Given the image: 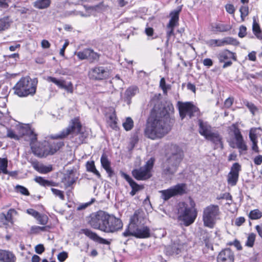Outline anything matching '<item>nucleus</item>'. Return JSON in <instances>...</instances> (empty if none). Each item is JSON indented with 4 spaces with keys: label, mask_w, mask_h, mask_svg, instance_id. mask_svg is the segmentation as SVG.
<instances>
[{
    "label": "nucleus",
    "mask_w": 262,
    "mask_h": 262,
    "mask_svg": "<svg viewBox=\"0 0 262 262\" xmlns=\"http://www.w3.org/2000/svg\"><path fill=\"white\" fill-rule=\"evenodd\" d=\"M171 118L166 107L157 111L154 108L144 130V136L151 140L163 138L171 129Z\"/></svg>",
    "instance_id": "obj_1"
},
{
    "label": "nucleus",
    "mask_w": 262,
    "mask_h": 262,
    "mask_svg": "<svg viewBox=\"0 0 262 262\" xmlns=\"http://www.w3.org/2000/svg\"><path fill=\"white\" fill-rule=\"evenodd\" d=\"M183 150L176 145H171L170 153L166 156V159L162 165V174L163 177L171 178L178 171L184 158Z\"/></svg>",
    "instance_id": "obj_2"
},
{
    "label": "nucleus",
    "mask_w": 262,
    "mask_h": 262,
    "mask_svg": "<svg viewBox=\"0 0 262 262\" xmlns=\"http://www.w3.org/2000/svg\"><path fill=\"white\" fill-rule=\"evenodd\" d=\"M195 203L191 197L185 202H180L178 205V219L185 226L192 224L197 216Z\"/></svg>",
    "instance_id": "obj_3"
},
{
    "label": "nucleus",
    "mask_w": 262,
    "mask_h": 262,
    "mask_svg": "<svg viewBox=\"0 0 262 262\" xmlns=\"http://www.w3.org/2000/svg\"><path fill=\"white\" fill-rule=\"evenodd\" d=\"M38 80L29 76L21 77L13 88L14 94L19 97L34 96L36 92Z\"/></svg>",
    "instance_id": "obj_4"
},
{
    "label": "nucleus",
    "mask_w": 262,
    "mask_h": 262,
    "mask_svg": "<svg viewBox=\"0 0 262 262\" xmlns=\"http://www.w3.org/2000/svg\"><path fill=\"white\" fill-rule=\"evenodd\" d=\"M198 131L201 136L213 143L216 147L219 145L221 148H223L222 138L218 131H212L211 126L207 122L201 119L198 120Z\"/></svg>",
    "instance_id": "obj_5"
},
{
    "label": "nucleus",
    "mask_w": 262,
    "mask_h": 262,
    "mask_svg": "<svg viewBox=\"0 0 262 262\" xmlns=\"http://www.w3.org/2000/svg\"><path fill=\"white\" fill-rule=\"evenodd\" d=\"M123 225L120 219L105 212L100 231L107 233H114L122 230Z\"/></svg>",
    "instance_id": "obj_6"
},
{
    "label": "nucleus",
    "mask_w": 262,
    "mask_h": 262,
    "mask_svg": "<svg viewBox=\"0 0 262 262\" xmlns=\"http://www.w3.org/2000/svg\"><path fill=\"white\" fill-rule=\"evenodd\" d=\"M23 135L27 136L30 140V145L32 152L39 158L45 157V150H42V142L36 143L37 141V134L35 133L33 129L29 126L25 127L24 129Z\"/></svg>",
    "instance_id": "obj_7"
},
{
    "label": "nucleus",
    "mask_w": 262,
    "mask_h": 262,
    "mask_svg": "<svg viewBox=\"0 0 262 262\" xmlns=\"http://www.w3.org/2000/svg\"><path fill=\"white\" fill-rule=\"evenodd\" d=\"M155 161V158H150L146 161L144 166L132 170V174L133 176L138 181H145L150 179L152 177L151 171Z\"/></svg>",
    "instance_id": "obj_8"
},
{
    "label": "nucleus",
    "mask_w": 262,
    "mask_h": 262,
    "mask_svg": "<svg viewBox=\"0 0 262 262\" xmlns=\"http://www.w3.org/2000/svg\"><path fill=\"white\" fill-rule=\"evenodd\" d=\"M82 125L78 118L72 119L69 125L63 129L60 133L55 135H52L51 138L53 139H64L70 135H78L80 133Z\"/></svg>",
    "instance_id": "obj_9"
},
{
    "label": "nucleus",
    "mask_w": 262,
    "mask_h": 262,
    "mask_svg": "<svg viewBox=\"0 0 262 262\" xmlns=\"http://www.w3.org/2000/svg\"><path fill=\"white\" fill-rule=\"evenodd\" d=\"M219 214V207L217 205H210L206 207L203 211V220L204 226L212 228L215 224V220Z\"/></svg>",
    "instance_id": "obj_10"
},
{
    "label": "nucleus",
    "mask_w": 262,
    "mask_h": 262,
    "mask_svg": "<svg viewBox=\"0 0 262 262\" xmlns=\"http://www.w3.org/2000/svg\"><path fill=\"white\" fill-rule=\"evenodd\" d=\"M186 184L179 183L168 189L160 190L159 193L161 194V198L166 201L173 196L182 195L186 193Z\"/></svg>",
    "instance_id": "obj_11"
},
{
    "label": "nucleus",
    "mask_w": 262,
    "mask_h": 262,
    "mask_svg": "<svg viewBox=\"0 0 262 262\" xmlns=\"http://www.w3.org/2000/svg\"><path fill=\"white\" fill-rule=\"evenodd\" d=\"M178 105L180 116L182 120L186 115H188L190 118H191L193 117L198 116L199 114V108L191 102H182L179 101Z\"/></svg>",
    "instance_id": "obj_12"
},
{
    "label": "nucleus",
    "mask_w": 262,
    "mask_h": 262,
    "mask_svg": "<svg viewBox=\"0 0 262 262\" xmlns=\"http://www.w3.org/2000/svg\"><path fill=\"white\" fill-rule=\"evenodd\" d=\"M122 235L126 237L133 236L139 238H146L150 236V230L146 226H137L132 229H126Z\"/></svg>",
    "instance_id": "obj_13"
},
{
    "label": "nucleus",
    "mask_w": 262,
    "mask_h": 262,
    "mask_svg": "<svg viewBox=\"0 0 262 262\" xmlns=\"http://www.w3.org/2000/svg\"><path fill=\"white\" fill-rule=\"evenodd\" d=\"M110 72L106 68L102 66H96L90 70L88 73L89 77L94 80H102L108 78Z\"/></svg>",
    "instance_id": "obj_14"
},
{
    "label": "nucleus",
    "mask_w": 262,
    "mask_h": 262,
    "mask_svg": "<svg viewBox=\"0 0 262 262\" xmlns=\"http://www.w3.org/2000/svg\"><path fill=\"white\" fill-rule=\"evenodd\" d=\"M105 214V211L102 210L92 213L86 217L87 223L92 228L101 230Z\"/></svg>",
    "instance_id": "obj_15"
},
{
    "label": "nucleus",
    "mask_w": 262,
    "mask_h": 262,
    "mask_svg": "<svg viewBox=\"0 0 262 262\" xmlns=\"http://www.w3.org/2000/svg\"><path fill=\"white\" fill-rule=\"evenodd\" d=\"M147 219L145 212L141 209H138L130 217L127 229H132L133 227L144 225Z\"/></svg>",
    "instance_id": "obj_16"
},
{
    "label": "nucleus",
    "mask_w": 262,
    "mask_h": 262,
    "mask_svg": "<svg viewBox=\"0 0 262 262\" xmlns=\"http://www.w3.org/2000/svg\"><path fill=\"white\" fill-rule=\"evenodd\" d=\"M234 253L230 248L222 250L217 256V262H234Z\"/></svg>",
    "instance_id": "obj_17"
},
{
    "label": "nucleus",
    "mask_w": 262,
    "mask_h": 262,
    "mask_svg": "<svg viewBox=\"0 0 262 262\" xmlns=\"http://www.w3.org/2000/svg\"><path fill=\"white\" fill-rule=\"evenodd\" d=\"M233 133L236 141V147L239 149V152H241L242 151L247 150L248 146L244 140L243 137L239 129L238 128H235Z\"/></svg>",
    "instance_id": "obj_18"
},
{
    "label": "nucleus",
    "mask_w": 262,
    "mask_h": 262,
    "mask_svg": "<svg viewBox=\"0 0 262 262\" xmlns=\"http://www.w3.org/2000/svg\"><path fill=\"white\" fill-rule=\"evenodd\" d=\"M83 234H84L91 239L99 244L109 245L111 242L106 239L103 238L97 235L95 232L88 229H83Z\"/></svg>",
    "instance_id": "obj_19"
},
{
    "label": "nucleus",
    "mask_w": 262,
    "mask_h": 262,
    "mask_svg": "<svg viewBox=\"0 0 262 262\" xmlns=\"http://www.w3.org/2000/svg\"><path fill=\"white\" fill-rule=\"evenodd\" d=\"M123 176L132 188V191L129 193L132 196L135 195L137 192L144 188L143 185L138 184L129 175L123 173Z\"/></svg>",
    "instance_id": "obj_20"
},
{
    "label": "nucleus",
    "mask_w": 262,
    "mask_h": 262,
    "mask_svg": "<svg viewBox=\"0 0 262 262\" xmlns=\"http://www.w3.org/2000/svg\"><path fill=\"white\" fill-rule=\"evenodd\" d=\"M77 178L76 171L75 170H68L66 173L64 174L62 182L64 183L66 187H70L75 182Z\"/></svg>",
    "instance_id": "obj_21"
},
{
    "label": "nucleus",
    "mask_w": 262,
    "mask_h": 262,
    "mask_svg": "<svg viewBox=\"0 0 262 262\" xmlns=\"http://www.w3.org/2000/svg\"><path fill=\"white\" fill-rule=\"evenodd\" d=\"M47 80L48 82H53L60 89H64L68 92H72V86L71 82L68 84H67L66 82L64 80L57 79V78L51 76L48 77Z\"/></svg>",
    "instance_id": "obj_22"
},
{
    "label": "nucleus",
    "mask_w": 262,
    "mask_h": 262,
    "mask_svg": "<svg viewBox=\"0 0 262 262\" xmlns=\"http://www.w3.org/2000/svg\"><path fill=\"white\" fill-rule=\"evenodd\" d=\"M13 253L9 250L0 249V262H16Z\"/></svg>",
    "instance_id": "obj_23"
},
{
    "label": "nucleus",
    "mask_w": 262,
    "mask_h": 262,
    "mask_svg": "<svg viewBox=\"0 0 262 262\" xmlns=\"http://www.w3.org/2000/svg\"><path fill=\"white\" fill-rule=\"evenodd\" d=\"M182 10V6H179L177 9L170 13V19L167 25V27H174L176 26L179 19V14Z\"/></svg>",
    "instance_id": "obj_24"
},
{
    "label": "nucleus",
    "mask_w": 262,
    "mask_h": 262,
    "mask_svg": "<svg viewBox=\"0 0 262 262\" xmlns=\"http://www.w3.org/2000/svg\"><path fill=\"white\" fill-rule=\"evenodd\" d=\"M217 58L220 62H223L230 59L234 61L237 60L235 53L228 50H225L220 52L217 55Z\"/></svg>",
    "instance_id": "obj_25"
},
{
    "label": "nucleus",
    "mask_w": 262,
    "mask_h": 262,
    "mask_svg": "<svg viewBox=\"0 0 262 262\" xmlns=\"http://www.w3.org/2000/svg\"><path fill=\"white\" fill-rule=\"evenodd\" d=\"M31 164L34 169L40 173L47 174L53 170L52 165L47 166L42 164H39L37 161H33Z\"/></svg>",
    "instance_id": "obj_26"
},
{
    "label": "nucleus",
    "mask_w": 262,
    "mask_h": 262,
    "mask_svg": "<svg viewBox=\"0 0 262 262\" xmlns=\"http://www.w3.org/2000/svg\"><path fill=\"white\" fill-rule=\"evenodd\" d=\"M100 162L102 167L106 170L110 177H112L114 174V171L111 167V162L107 158V156L103 153L100 159Z\"/></svg>",
    "instance_id": "obj_27"
},
{
    "label": "nucleus",
    "mask_w": 262,
    "mask_h": 262,
    "mask_svg": "<svg viewBox=\"0 0 262 262\" xmlns=\"http://www.w3.org/2000/svg\"><path fill=\"white\" fill-rule=\"evenodd\" d=\"M99 58V55L90 49H85L83 51V59H86L90 62H93Z\"/></svg>",
    "instance_id": "obj_28"
},
{
    "label": "nucleus",
    "mask_w": 262,
    "mask_h": 262,
    "mask_svg": "<svg viewBox=\"0 0 262 262\" xmlns=\"http://www.w3.org/2000/svg\"><path fill=\"white\" fill-rule=\"evenodd\" d=\"M83 6L88 13L85 14V16H89L91 14L95 15L96 12H100L104 9V5L102 3L93 6H88L87 5H84Z\"/></svg>",
    "instance_id": "obj_29"
},
{
    "label": "nucleus",
    "mask_w": 262,
    "mask_h": 262,
    "mask_svg": "<svg viewBox=\"0 0 262 262\" xmlns=\"http://www.w3.org/2000/svg\"><path fill=\"white\" fill-rule=\"evenodd\" d=\"M257 16L253 17L252 31L256 37L259 40L262 39V32L258 23L256 21Z\"/></svg>",
    "instance_id": "obj_30"
},
{
    "label": "nucleus",
    "mask_w": 262,
    "mask_h": 262,
    "mask_svg": "<svg viewBox=\"0 0 262 262\" xmlns=\"http://www.w3.org/2000/svg\"><path fill=\"white\" fill-rule=\"evenodd\" d=\"M17 214V212L14 209H10L6 214L2 212L0 214V219L3 222L4 220L7 223L12 222V216Z\"/></svg>",
    "instance_id": "obj_31"
},
{
    "label": "nucleus",
    "mask_w": 262,
    "mask_h": 262,
    "mask_svg": "<svg viewBox=\"0 0 262 262\" xmlns=\"http://www.w3.org/2000/svg\"><path fill=\"white\" fill-rule=\"evenodd\" d=\"M63 141L49 142L50 155H52L64 145Z\"/></svg>",
    "instance_id": "obj_32"
},
{
    "label": "nucleus",
    "mask_w": 262,
    "mask_h": 262,
    "mask_svg": "<svg viewBox=\"0 0 262 262\" xmlns=\"http://www.w3.org/2000/svg\"><path fill=\"white\" fill-rule=\"evenodd\" d=\"M51 3V0H36L33 3V6L38 9H45L48 8Z\"/></svg>",
    "instance_id": "obj_33"
},
{
    "label": "nucleus",
    "mask_w": 262,
    "mask_h": 262,
    "mask_svg": "<svg viewBox=\"0 0 262 262\" xmlns=\"http://www.w3.org/2000/svg\"><path fill=\"white\" fill-rule=\"evenodd\" d=\"M211 28L213 31L223 32L230 30L231 27L226 24L216 23L211 26Z\"/></svg>",
    "instance_id": "obj_34"
},
{
    "label": "nucleus",
    "mask_w": 262,
    "mask_h": 262,
    "mask_svg": "<svg viewBox=\"0 0 262 262\" xmlns=\"http://www.w3.org/2000/svg\"><path fill=\"white\" fill-rule=\"evenodd\" d=\"M35 181L38 183L42 186L46 187V186H56L57 183L52 181H49L41 177H36L34 179Z\"/></svg>",
    "instance_id": "obj_35"
},
{
    "label": "nucleus",
    "mask_w": 262,
    "mask_h": 262,
    "mask_svg": "<svg viewBox=\"0 0 262 262\" xmlns=\"http://www.w3.org/2000/svg\"><path fill=\"white\" fill-rule=\"evenodd\" d=\"M12 21L8 16H4L0 18V31L8 29Z\"/></svg>",
    "instance_id": "obj_36"
},
{
    "label": "nucleus",
    "mask_w": 262,
    "mask_h": 262,
    "mask_svg": "<svg viewBox=\"0 0 262 262\" xmlns=\"http://www.w3.org/2000/svg\"><path fill=\"white\" fill-rule=\"evenodd\" d=\"M8 160L6 158H0V174L3 172L4 174H9L12 176V172H9L7 170Z\"/></svg>",
    "instance_id": "obj_37"
},
{
    "label": "nucleus",
    "mask_w": 262,
    "mask_h": 262,
    "mask_svg": "<svg viewBox=\"0 0 262 262\" xmlns=\"http://www.w3.org/2000/svg\"><path fill=\"white\" fill-rule=\"evenodd\" d=\"M238 174H235L229 172L227 177V182L228 184L232 186L236 185L238 179Z\"/></svg>",
    "instance_id": "obj_38"
},
{
    "label": "nucleus",
    "mask_w": 262,
    "mask_h": 262,
    "mask_svg": "<svg viewBox=\"0 0 262 262\" xmlns=\"http://www.w3.org/2000/svg\"><path fill=\"white\" fill-rule=\"evenodd\" d=\"M138 92L137 86H133L129 87L125 92V96L127 100H130L131 98L134 96Z\"/></svg>",
    "instance_id": "obj_39"
},
{
    "label": "nucleus",
    "mask_w": 262,
    "mask_h": 262,
    "mask_svg": "<svg viewBox=\"0 0 262 262\" xmlns=\"http://www.w3.org/2000/svg\"><path fill=\"white\" fill-rule=\"evenodd\" d=\"M223 46L226 45H231L236 46L239 44V42L235 38L231 37H226L222 39Z\"/></svg>",
    "instance_id": "obj_40"
},
{
    "label": "nucleus",
    "mask_w": 262,
    "mask_h": 262,
    "mask_svg": "<svg viewBox=\"0 0 262 262\" xmlns=\"http://www.w3.org/2000/svg\"><path fill=\"white\" fill-rule=\"evenodd\" d=\"M262 213L258 209H254L250 212L249 217L251 220H257L261 218Z\"/></svg>",
    "instance_id": "obj_41"
},
{
    "label": "nucleus",
    "mask_w": 262,
    "mask_h": 262,
    "mask_svg": "<svg viewBox=\"0 0 262 262\" xmlns=\"http://www.w3.org/2000/svg\"><path fill=\"white\" fill-rule=\"evenodd\" d=\"M123 126L126 131L131 130L134 126V122L130 117H127L123 123Z\"/></svg>",
    "instance_id": "obj_42"
},
{
    "label": "nucleus",
    "mask_w": 262,
    "mask_h": 262,
    "mask_svg": "<svg viewBox=\"0 0 262 262\" xmlns=\"http://www.w3.org/2000/svg\"><path fill=\"white\" fill-rule=\"evenodd\" d=\"M209 47H222L223 42L222 39H210L206 42Z\"/></svg>",
    "instance_id": "obj_43"
},
{
    "label": "nucleus",
    "mask_w": 262,
    "mask_h": 262,
    "mask_svg": "<svg viewBox=\"0 0 262 262\" xmlns=\"http://www.w3.org/2000/svg\"><path fill=\"white\" fill-rule=\"evenodd\" d=\"M244 104L249 108L250 112L254 115L258 109L257 107L252 102L245 100L244 101Z\"/></svg>",
    "instance_id": "obj_44"
},
{
    "label": "nucleus",
    "mask_w": 262,
    "mask_h": 262,
    "mask_svg": "<svg viewBox=\"0 0 262 262\" xmlns=\"http://www.w3.org/2000/svg\"><path fill=\"white\" fill-rule=\"evenodd\" d=\"M239 11L241 13V17L242 21H244L245 17L249 14V8L247 6H242L240 8Z\"/></svg>",
    "instance_id": "obj_45"
},
{
    "label": "nucleus",
    "mask_w": 262,
    "mask_h": 262,
    "mask_svg": "<svg viewBox=\"0 0 262 262\" xmlns=\"http://www.w3.org/2000/svg\"><path fill=\"white\" fill-rule=\"evenodd\" d=\"M40 224L45 225L47 224L48 221V217L45 214H41L39 213V215L37 216L36 219Z\"/></svg>",
    "instance_id": "obj_46"
},
{
    "label": "nucleus",
    "mask_w": 262,
    "mask_h": 262,
    "mask_svg": "<svg viewBox=\"0 0 262 262\" xmlns=\"http://www.w3.org/2000/svg\"><path fill=\"white\" fill-rule=\"evenodd\" d=\"M255 234L254 233H251L249 235L246 245L249 247H252L255 239Z\"/></svg>",
    "instance_id": "obj_47"
},
{
    "label": "nucleus",
    "mask_w": 262,
    "mask_h": 262,
    "mask_svg": "<svg viewBox=\"0 0 262 262\" xmlns=\"http://www.w3.org/2000/svg\"><path fill=\"white\" fill-rule=\"evenodd\" d=\"M256 128H251L249 132V138L252 142H257V136Z\"/></svg>",
    "instance_id": "obj_48"
},
{
    "label": "nucleus",
    "mask_w": 262,
    "mask_h": 262,
    "mask_svg": "<svg viewBox=\"0 0 262 262\" xmlns=\"http://www.w3.org/2000/svg\"><path fill=\"white\" fill-rule=\"evenodd\" d=\"M15 188L17 192H19L23 195H29L30 194L28 190L24 186L17 185H16Z\"/></svg>",
    "instance_id": "obj_49"
},
{
    "label": "nucleus",
    "mask_w": 262,
    "mask_h": 262,
    "mask_svg": "<svg viewBox=\"0 0 262 262\" xmlns=\"http://www.w3.org/2000/svg\"><path fill=\"white\" fill-rule=\"evenodd\" d=\"M241 170V166L238 163H234L231 168L230 172L234 173L235 174H238Z\"/></svg>",
    "instance_id": "obj_50"
},
{
    "label": "nucleus",
    "mask_w": 262,
    "mask_h": 262,
    "mask_svg": "<svg viewBox=\"0 0 262 262\" xmlns=\"http://www.w3.org/2000/svg\"><path fill=\"white\" fill-rule=\"evenodd\" d=\"M51 191L55 195L58 196L61 200H64V195L63 194V191L53 188H51Z\"/></svg>",
    "instance_id": "obj_51"
},
{
    "label": "nucleus",
    "mask_w": 262,
    "mask_h": 262,
    "mask_svg": "<svg viewBox=\"0 0 262 262\" xmlns=\"http://www.w3.org/2000/svg\"><path fill=\"white\" fill-rule=\"evenodd\" d=\"M247 34V28L245 26L242 25L239 28L238 35L241 38L244 37Z\"/></svg>",
    "instance_id": "obj_52"
},
{
    "label": "nucleus",
    "mask_w": 262,
    "mask_h": 262,
    "mask_svg": "<svg viewBox=\"0 0 262 262\" xmlns=\"http://www.w3.org/2000/svg\"><path fill=\"white\" fill-rule=\"evenodd\" d=\"M7 137L11 139L18 140V136L11 129H7Z\"/></svg>",
    "instance_id": "obj_53"
},
{
    "label": "nucleus",
    "mask_w": 262,
    "mask_h": 262,
    "mask_svg": "<svg viewBox=\"0 0 262 262\" xmlns=\"http://www.w3.org/2000/svg\"><path fill=\"white\" fill-rule=\"evenodd\" d=\"M42 150H45V157L50 155L49 142L44 141L42 142Z\"/></svg>",
    "instance_id": "obj_54"
},
{
    "label": "nucleus",
    "mask_w": 262,
    "mask_h": 262,
    "mask_svg": "<svg viewBox=\"0 0 262 262\" xmlns=\"http://www.w3.org/2000/svg\"><path fill=\"white\" fill-rule=\"evenodd\" d=\"M174 27H167V32H166V37L167 40L166 42H168L170 39V38L171 36H174Z\"/></svg>",
    "instance_id": "obj_55"
},
{
    "label": "nucleus",
    "mask_w": 262,
    "mask_h": 262,
    "mask_svg": "<svg viewBox=\"0 0 262 262\" xmlns=\"http://www.w3.org/2000/svg\"><path fill=\"white\" fill-rule=\"evenodd\" d=\"M85 166L86 170L90 172H92L96 168L93 161L87 162Z\"/></svg>",
    "instance_id": "obj_56"
},
{
    "label": "nucleus",
    "mask_w": 262,
    "mask_h": 262,
    "mask_svg": "<svg viewBox=\"0 0 262 262\" xmlns=\"http://www.w3.org/2000/svg\"><path fill=\"white\" fill-rule=\"evenodd\" d=\"M68 256V253L65 251H63L58 254L57 258L60 261L62 262L67 258Z\"/></svg>",
    "instance_id": "obj_57"
},
{
    "label": "nucleus",
    "mask_w": 262,
    "mask_h": 262,
    "mask_svg": "<svg viewBox=\"0 0 262 262\" xmlns=\"http://www.w3.org/2000/svg\"><path fill=\"white\" fill-rule=\"evenodd\" d=\"M45 247L42 244H38L35 247V252L38 254H41L45 251Z\"/></svg>",
    "instance_id": "obj_58"
},
{
    "label": "nucleus",
    "mask_w": 262,
    "mask_h": 262,
    "mask_svg": "<svg viewBox=\"0 0 262 262\" xmlns=\"http://www.w3.org/2000/svg\"><path fill=\"white\" fill-rule=\"evenodd\" d=\"M225 9L226 11L229 14H234L235 12V8L232 4H228L225 5Z\"/></svg>",
    "instance_id": "obj_59"
},
{
    "label": "nucleus",
    "mask_w": 262,
    "mask_h": 262,
    "mask_svg": "<svg viewBox=\"0 0 262 262\" xmlns=\"http://www.w3.org/2000/svg\"><path fill=\"white\" fill-rule=\"evenodd\" d=\"M26 211H27V213L32 215L35 219L37 218V216L39 215V213L38 211H37L36 210H35L33 209H32V208H29V209H27Z\"/></svg>",
    "instance_id": "obj_60"
},
{
    "label": "nucleus",
    "mask_w": 262,
    "mask_h": 262,
    "mask_svg": "<svg viewBox=\"0 0 262 262\" xmlns=\"http://www.w3.org/2000/svg\"><path fill=\"white\" fill-rule=\"evenodd\" d=\"M160 86L162 89L164 93H166L167 87L166 85V82L164 78H162L160 81Z\"/></svg>",
    "instance_id": "obj_61"
},
{
    "label": "nucleus",
    "mask_w": 262,
    "mask_h": 262,
    "mask_svg": "<svg viewBox=\"0 0 262 262\" xmlns=\"http://www.w3.org/2000/svg\"><path fill=\"white\" fill-rule=\"evenodd\" d=\"M11 0H0V7L3 9H7L9 7V3Z\"/></svg>",
    "instance_id": "obj_62"
},
{
    "label": "nucleus",
    "mask_w": 262,
    "mask_h": 262,
    "mask_svg": "<svg viewBox=\"0 0 262 262\" xmlns=\"http://www.w3.org/2000/svg\"><path fill=\"white\" fill-rule=\"evenodd\" d=\"M203 63L204 66L209 68L213 65V61L210 58H205L203 60Z\"/></svg>",
    "instance_id": "obj_63"
},
{
    "label": "nucleus",
    "mask_w": 262,
    "mask_h": 262,
    "mask_svg": "<svg viewBox=\"0 0 262 262\" xmlns=\"http://www.w3.org/2000/svg\"><path fill=\"white\" fill-rule=\"evenodd\" d=\"M253 162L256 165H260L262 163V155L256 156L253 159Z\"/></svg>",
    "instance_id": "obj_64"
}]
</instances>
